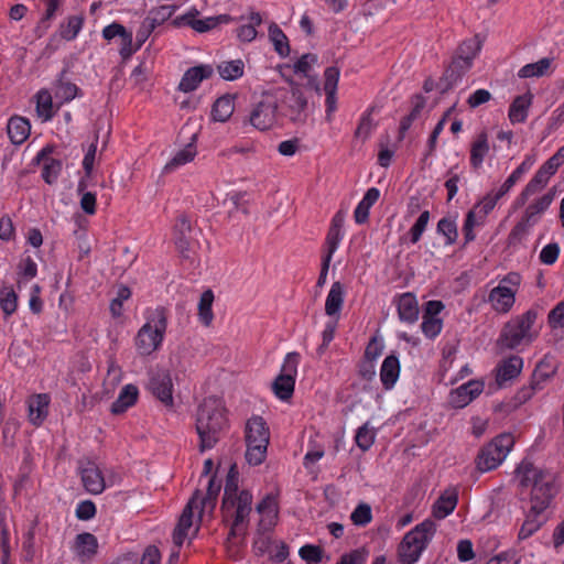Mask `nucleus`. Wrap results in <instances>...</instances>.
Masks as SVG:
<instances>
[{
  "label": "nucleus",
  "mask_w": 564,
  "mask_h": 564,
  "mask_svg": "<svg viewBox=\"0 0 564 564\" xmlns=\"http://www.w3.org/2000/svg\"><path fill=\"white\" fill-rule=\"evenodd\" d=\"M300 360V354L295 351L284 357L280 373L272 382V391L278 399L288 401L293 395Z\"/></svg>",
  "instance_id": "obj_14"
},
{
  "label": "nucleus",
  "mask_w": 564,
  "mask_h": 564,
  "mask_svg": "<svg viewBox=\"0 0 564 564\" xmlns=\"http://www.w3.org/2000/svg\"><path fill=\"white\" fill-rule=\"evenodd\" d=\"M214 293L212 290H206L202 293L198 302V319L204 326H210L214 319L213 303Z\"/></svg>",
  "instance_id": "obj_41"
},
{
  "label": "nucleus",
  "mask_w": 564,
  "mask_h": 564,
  "mask_svg": "<svg viewBox=\"0 0 564 564\" xmlns=\"http://www.w3.org/2000/svg\"><path fill=\"white\" fill-rule=\"evenodd\" d=\"M344 237V231H337L334 229H328L326 240H325V254H324V271L329 269V264L336 250L339 247V243Z\"/></svg>",
  "instance_id": "obj_45"
},
{
  "label": "nucleus",
  "mask_w": 564,
  "mask_h": 564,
  "mask_svg": "<svg viewBox=\"0 0 564 564\" xmlns=\"http://www.w3.org/2000/svg\"><path fill=\"white\" fill-rule=\"evenodd\" d=\"M228 17L226 15H219V17H210L206 19H197L193 20L191 22V26L197 31V32H206L215 26H217L219 23L228 22Z\"/></svg>",
  "instance_id": "obj_56"
},
{
  "label": "nucleus",
  "mask_w": 564,
  "mask_h": 564,
  "mask_svg": "<svg viewBox=\"0 0 564 564\" xmlns=\"http://www.w3.org/2000/svg\"><path fill=\"white\" fill-rule=\"evenodd\" d=\"M51 399L46 393H39L30 397L28 404V419L34 426H40L48 414Z\"/></svg>",
  "instance_id": "obj_19"
},
{
  "label": "nucleus",
  "mask_w": 564,
  "mask_h": 564,
  "mask_svg": "<svg viewBox=\"0 0 564 564\" xmlns=\"http://www.w3.org/2000/svg\"><path fill=\"white\" fill-rule=\"evenodd\" d=\"M350 521L357 527H366L372 521V509L370 505L360 502L350 513Z\"/></svg>",
  "instance_id": "obj_48"
},
{
  "label": "nucleus",
  "mask_w": 564,
  "mask_h": 564,
  "mask_svg": "<svg viewBox=\"0 0 564 564\" xmlns=\"http://www.w3.org/2000/svg\"><path fill=\"white\" fill-rule=\"evenodd\" d=\"M197 155V149L194 143H188L175 152L172 159L165 164L164 172L170 173L178 167L192 162Z\"/></svg>",
  "instance_id": "obj_37"
},
{
  "label": "nucleus",
  "mask_w": 564,
  "mask_h": 564,
  "mask_svg": "<svg viewBox=\"0 0 564 564\" xmlns=\"http://www.w3.org/2000/svg\"><path fill=\"white\" fill-rule=\"evenodd\" d=\"M397 310L401 321L415 323L419 318V303L414 294L403 293L397 300Z\"/></svg>",
  "instance_id": "obj_26"
},
{
  "label": "nucleus",
  "mask_w": 564,
  "mask_h": 564,
  "mask_svg": "<svg viewBox=\"0 0 564 564\" xmlns=\"http://www.w3.org/2000/svg\"><path fill=\"white\" fill-rule=\"evenodd\" d=\"M34 101L36 115L42 121L51 120L54 117L56 110L59 108L56 106V100L53 101V96L50 90L45 88L40 89L36 93L34 96Z\"/></svg>",
  "instance_id": "obj_28"
},
{
  "label": "nucleus",
  "mask_w": 564,
  "mask_h": 564,
  "mask_svg": "<svg viewBox=\"0 0 564 564\" xmlns=\"http://www.w3.org/2000/svg\"><path fill=\"white\" fill-rule=\"evenodd\" d=\"M485 383L481 380H469L451 391L448 403L452 408L463 409L476 399L484 390Z\"/></svg>",
  "instance_id": "obj_17"
},
{
  "label": "nucleus",
  "mask_w": 564,
  "mask_h": 564,
  "mask_svg": "<svg viewBox=\"0 0 564 564\" xmlns=\"http://www.w3.org/2000/svg\"><path fill=\"white\" fill-rule=\"evenodd\" d=\"M355 438L357 446L365 452L372 446L376 438V433L372 427H370L368 424H365L358 429Z\"/></svg>",
  "instance_id": "obj_54"
},
{
  "label": "nucleus",
  "mask_w": 564,
  "mask_h": 564,
  "mask_svg": "<svg viewBox=\"0 0 564 564\" xmlns=\"http://www.w3.org/2000/svg\"><path fill=\"white\" fill-rule=\"evenodd\" d=\"M85 24L83 14L68 15L58 26L59 36L66 41H74Z\"/></svg>",
  "instance_id": "obj_35"
},
{
  "label": "nucleus",
  "mask_w": 564,
  "mask_h": 564,
  "mask_svg": "<svg viewBox=\"0 0 564 564\" xmlns=\"http://www.w3.org/2000/svg\"><path fill=\"white\" fill-rule=\"evenodd\" d=\"M214 73L210 65H198L191 67L183 75L178 89L184 93H191L198 88L204 79L209 78Z\"/></svg>",
  "instance_id": "obj_20"
},
{
  "label": "nucleus",
  "mask_w": 564,
  "mask_h": 564,
  "mask_svg": "<svg viewBox=\"0 0 564 564\" xmlns=\"http://www.w3.org/2000/svg\"><path fill=\"white\" fill-rule=\"evenodd\" d=\"M284 95V89L265 91L262 98L250 110L248 121L259 131H265L274 127L278 120L279 98Z\"/></svg>",
  "instance_id": "obj_10"
},
{
  "label": "nucleus",
  "mask_w": 564,
  "mask_h": 564,
  "mask_svg": "<svg viewBox=\"0 0 564 564\" xmlns=\"http://www.w3.org/2000/svg\"><path fill=\"white\" fill-rule=\"evenodd\" d=\"M220 77L225 80H236L243 76L245 64L241 59L221 62L218 67Z\"/></svg>",
  "instance_id": "obj_42"
},
{
  "label": "nucleus",
  "mask_w": 564,
  "mask_h": 564,
  "mask_svg": "<svg viewBox=\"0 0 564 564\" xmlns=\"http://www.w3.org/2000/svg\"><path fill=\"white\" fill-rule=\"evenodd\" d=\"M435 532L436 524L431 519H426L415 525L404 535L400 544L399 554L401 561L404 564L415 563L426 549Z\"/></svg>",
  "instance_id": "obj_8"
},
{
  "label": "nucleus",
  "mask_w": 564,
  "mask_h": 564,
  "mask_svg": "<svg viewBox=\"0 0 564 564\" xmlns=\"http://www.w3.org/2000/svg\"><path fill=\"white\" fill-rule=\"evenodd\" d=\"M41 291L42 289L39 284H33L30 290L29 307L34 314H40L43 311Z\"/></svg>",
  "instance_id": "obj_62"
},
{
  "label": "nucleus",
  "mask_w": 564,
  "mask_h": 564,
  "mask_svg": "<svg viewBox=\"0 0 564 564\" xmlns=\"http://www.w3.org/2000/svg\"><path fill=\"white\" fill-rule=\"evenodd\" d=\"M400 371V361L395 355H389L383 359L380 368V381L386 390H391L395 386Z\"/></svg>",
  "instance_id": "obj_25"
},
{
  "label": "nucleus",
  "mask_w": 564,
  "mask_h": 564,
  "mask_svg": "<svg viewBox=\"0 0 564 564\" xmlns=\"http://www.w3.org/2000/svg\"><path fill=\"white\" fill-rule=\"evenodd\" d=\"M102 36L107 41H111L116 36H119L121 39V50L120 53L123 56L132 54L134 51L132 48V33L127 31L126 28L119 23H111L104 28L102 30Z\"/></svg>",
  "instance_id": "obj_27"
},
{
  "label": "nucleus",
  "mask_w": 564,
  "mask_h": 564,
  "mask_svg": "<svg viewBox=\"0 0 564 564\" xmlns=\"http://www.w3.org/2000/svg\"><path fill=\"white\" fill-rule=\"evenodd\" d=\"M299 554L307 563H319L322 561V549L316 545L306 544L300 549Z\"/></svg>",
  "instance_id": "obj_58"
},
{
  "label": "nucleus",
  "mask_w": 564,
  "mask_h": 564,
  "mask_svg": "<svg viewBox=\"0 0 564 564\" xmlns=\"http://www.w3.org/2000/svg\"><path fill=\"white\" fill-rule=\"evenodd\" d=\"M51 152V149L44 148L36 155V161L42 164V177L47 184L55 183L62 171L61 160L52 158Z\"/></svg>",
  "instance_id": "obj_22"
},
{
  "label": "nucleus",
  "mask_w": 564,
  "mask_h": 564,
  "mask_svg": "<svg viewBox=\"0 0 564 564\" xmlns=\"http://www.w3.org/2000/svg\"><path fill=\"white\" fill-rule=\"evenodd\" d=\"M7 130L12 143L22 144L30 135L31 124L26 118L14 116L10 118Z\"/></svg>",
  "instance_id": "obj_31"
},
{
  "label": "nucleus",
  "mask_w": 564,
  "mask_h": 564,
  "mask_svg": "<svg viewBox=\"0 0 564 564\" xmlns=\"http://www.w3.org/2000/svg\"><path fill=\"white\" fill-rule=\"evenodd\" d=\"M522 278L517 272H509L498 279L497 284L488 293L487 302L491 310L498 314L509 313L520 290Z\"/></svg>",
  "instance_id": "obj_9"
},
{
  "label": "nucleus",
  "mask_w": 564,
  "mask_h": 564,
  "mask_svg": "<svg viewBox=\"0 0 564 564\" xmlns=\"http://www.w3.org/2000/svg\"><path fill=\"white\" fill-rule=\"evenodd\" d=\"M561 248L557 243H549L540 252V260L544 264H553L558 256H560Z\"/></svg>",
  "instance_id": "obj_61"
},
{
  "label": "nucleus",
  "mask_w": 564,
  "mask_h": 564,
  "mask_svg": "<svg viewBox=\"0 0 564 564\" xmlns=\"http://www.w3.org/2000/svg\"><path fill=\"white\" fill-rule=\"evenodd\" d=\"M246 460L251 466L261 465L267 458L270 430L261 416H252L245 427Z\"/></svg>",
  "instance_id": "obj_7"
},
{
  "label": "nucleus",
  "mask_w": 564,
  "mask_h": 564,
  "mask_svg": "<svg viewBox=\"0 0 564 564\" xmlns=\"http://www.w3.org/2000/svg\"><path fill=\"white\" fill-rule=\"evenodd\" d=\"M340 72L337 67H327L324 72V85L323 89L326 95L325 107H326V120L332 121L335 111L337 110V86L339 82Z\"/></svg>",
  "instance_id": "obj_18"
},
{
  "label": "nucleus",
  "mask_w": 564,
  "mask_h": 564,
  "mask_svg": "<svg viewBox=\"0 0 564 564\" xmlns=\"http://www.w3.org/2000/svg\"><path fill=\"white\" fill-rule=\"evenodd\" d=\"M437 232L445 238L446 245H453L457 240L458 230L454 219L444 217L437 223Z\"/></svg>",
  "instance_id": "obj_49"
},
{
  "label": "nucleus",
  "mask_w": 564,
  "mask_h": 564,
  "mask_svg": "<svg viewBox=\"0 0 564 564\" xmlns=\"http://www.w3.org/2000/svg\"><path fill=\"white\" fill-rule=\"evenodd\" d=\"M379 197L380 191L377 187L368 188L354 210V219L358 225L368 221L370 209L378 202Z\"/></svg>",
  "instance_id": "obj_30"
},
{
  "label": "nucleus",
  "mask_w": 564,
  "mask_h": 564,
  "mask_svg": "<svg viewBox=\"0 0 564 564\" xmlns=\"http://www.w3.org/2000/svg\"><path fill=\"white\" fill-rule=\"evenodd\" d=\"M376 128V122L372 117V109L367 110L360 117L358 127L356 129L355 135L358 139L366 140L370 137L371 132Z\"/></svg>",
  "instance_id": "obj_52"
},
{
  "label": "nucleus",
  "mask_w": 564,
  "mask_h": 564,
  "mask_svg": "<svg viewBox=\"0 0 564 564\" xmlns=\"http://www.w3.org/2000/svg\"><path fill=\"white\" fill-rule=\"evenodd\" d=\"M497 203L498 199L490 192H488L474 204L473 208L478 214L487 218L488 215L495 209Z\"/></svg>",
  "instance_id": "obj_57"
},
{
  "label": "nucleus",
  "mask_w": 564,
  "mask_h": 564,
  "mask_svg": "<svg viewBox=\"0 0 564 564\" xmlns=\"http://www.w3.org/2000/svg\"><path fill=\"white\" fill-rule=\"evenodd\" d=\"M514 438L509 433H503L486 444L476 458V467L479 471L486 473L497 468L505 460L511 448Z\"/></svg>",
  "instance_id": "obj_12"
},
{
  "label": "nucleus",
  "mask_w": 564,
  "mask_h": 564,
  "mask_svg": "<svg viewBox=\"0 0 564 564\" xmlns=\"http://www.w3.org/2000/svg\"><path fill=\"white\" fill-rule=\"evenodd\" d=\"M549 325L552 329H562L564 327V302L557 303L550 312Z\"/></svg>",
  "instance_id": "obj_60"
},
{
  "label": "nucleus",
  "mask_w": 564,
  "mask_h": 564,
  "mask_svg": "<svg viewBox=\"0 0 564 564\" xmlns=\"http://www.w3.org/2000/svg\"><path fill=\"white\" fill-rule=\"evenodd\" d=\"M260 516V527L267 531L273 528L278 520V500L273 495L265 496L257 506Z\"/></svg>",
  "instance_id": "obj_21"
},
{
  "label": "nucleus",
  "mask_w": 564,
  "mask_h": 564,
  "mask_svg": "<svg viewBox=\"0 0 564 564\" xmlns=\"http://www.w3.org/2000/svg\"><path fill=\"white\" fill-rule=\"evenodd\" d=\"M37 265L31 257L23 258L18 265V288L36 276Z\"/></svg>",
  "instance_id": "obj_47"
},
{
  "label": "nucleus",
  "mask_w": 564,
  "mask_h": 564,
  "mask_svg": "<svg viewBox=\"0 0 564 564\" xmlns=\"http://www.w3.org/2000/svg\"><path fill=\"white\" fill-rule=\"evenodd\" d=\"M131 296V291L129 288L121 285L117 291L116 297H113L110 302L109 310L110 314L113 318H119L123 314V303L128 301Z\"/></svg>",
  "instance_id": "obj_50"
},
{
  "label": "nucleus",
  "mask_w": 564,
  "mask_h": 564,
  "mask_svg": "<svg viewBox=\"0 0 564 564\" xmlns=\"http://www.w3.org/2000/svg\"><path fill=\"white\" fill-rule=\"evenodd\" d=\"M149 388L152 394L166 408L172 409L174 406V384L169 371L155 373L150 380Z\"/></svg>",
  "instance_id": "obj_16"
},
{
  "label": "nucleus",
  "mask_w": 564,
  "mask_h": 564,
  "mask_svg": "<svg viewBox=\"0 0 564 564\" xmlns=\"http://www.w3.org/2000/svg\"><path fill=\"white\" fill-rule=\"evenodd\" d=\"M489 149L487 133H479L470 145L469 162L474 170H479L482 166L484 160L489 153Z\"/></svg>",
  "instance_id": "obj_32"
},
{
  "label": "nucleus",
  "mask_w": 564,
  "mask_h": 564,
  "mask_svg": "<svg viewBox=\"0 0 564 564\" xmlns=\"http://www.w3.org/2000/svg\"><path fill=\"white\" fill-rule=\"evenodd\" d=\"M317 63V56L314 54H304L294 64V72L307 74L312 66Z\"/></svg>",
  "instance_id": "obj_64"
},
{
  "label": "nucleus",
  "mask_w": 564,
  "mask_h": 564,
  "mask_svg": "<svg viewBox=\"0 0 564 564\" xmlns=\"http://www.w3.org/2000/svg\"><path fill=\"white\" fill-rule=\"evenodd\" d=\"M269 39L274 45V50L280 56H286L290 53L289 40L280 26L275 23L269 26Z\"/></svg>",
  "instance_id": "obj_43"
},
{
  "label": "nucleus",
  "mask_w": 564,
  "mask_h": 564,
  "mask_svg": "<svg viewBox=\"0 0 564 564\" xmlns=\"http://www.w3.org/2000/svg\"><path fill=\"white\" fill-rule=\"evenodd\" d=\"M97 550L98 541L91 533L85 532L76 536L73 551L80 561L85 562L90 560L97 553Z\"/></svg>",
  "instance_id": "obj_29"
},
{
  "label": "nucleus",
  "mask_w": 564,
  "mask_h": 564,
  "mask_svg": "<svg viewBox=\"0 0 564 564\" xmlns=\"http://www.w3.org/2000/svg\"><path fill=\"white\" fill-rule=\"evenodd\" d=\"M523 366V361L518 356H511L508 359L501 361L497 367V381L499 384L516 378Z\"/></svg>",
  "instance_id": "obj_34"
},
{
  "label": "nucleus",
  "mask_w": 564,
  "mask_h": 564,
  "mask_svg": "<svg viewBox=\"0 0 564 564\" xmlns=\"http://www.w3.org/2000/svg\"><path fill=\"white\" fill-rule=\"evenodd\" d=\"M213 481L209 480L208 492L196 490L182 514L173 532V543L175 549H180L186 541L194 539L198 532L199 523L209 519L215 506L217 489H212Z\"/></svg>",
  "instance_id": "obj_3"
},
{
  "label": "nucleus",
  "mask_w": 564,
  "mask_h": 564,
  "mask_svg": "<svg viewBox=\"0 0 564 564\" xmlns=\"http://www.w3.org/2000/svg\"><path fill=\"white\" fill-rule=\"evenodd\" d=\"M554 195L552 193H547L540 197L534 203L530 204L524 214L529 220H533L535 223L536 216L543 213L553 202Z\"/></svg>",
  "instance_id": "obj_51"
},
{
  "label": "nucleus",
  "mask_w": 564,
  "mask_h": 564,
  "mask_svg": "<svg viewBox=\"0 0 564 564\" xmlns=\"http://www.w3.org/2000/svg\"><path fill=\"white\" fill-rule=\"evenodd\" d=\"M235 100L230 95L219 97L213 105L212 118L214 121L226 122L234 113Z\"/></svg>",
  "instance_id": "obj_38"
},
{
  "label": "nucleus",
  "mask_w": 564,
  "mask_h": 564,
  "mask_svg": "<svg viewBox=\"0 0 564 564\" xmlns=\"http://www.w3.org/2000/svg\"><path fill=\"white\" fill-rule=\"evenodd\" d=\"M514 477L522 494L530 489L525 519L519 530V539L525 540L545 521L546 512L558 491L557 477L551 469L536 467L527 460L517 467Z\"/></svg>",
  "instance_id": "obj_1"
},
{
  "label": "nucleus",
  "mask_w": 564,
  "mask_h": 564,
  "mask_svg": "<svg viewBox=\"0 0 564 564\" xmlns=\"http://www.w3.org/2000/svg\"><path fill=\"white\" fill-rule=\"evenodd\" d=\"M77 95L78 87L73 83L58 82L54 87V98L57 107L72 101Z\"/></svg>",
  "instance_id": "obj_44"
},
{
  "label": "nucleus",
  "mask_w": 564,
  "mask_h": 564,
  "mask_svg": "<svg viewBox=\"0 0 564 564\" xmlns=\"http://www.w3.org/2000/svg\"><path fill=\"white\" fill-rule=\"evenodd\" d=\"M531 94L518 96L509 108V119L512 123L523 122L528 117V109L531 105Z\"/></svg>",
  "instance_id": "obj_39"
},
{
  "label": "nucleus",
  "mask_w": 564,
  "mask_h": 564,
  "mask_svg": "<svg viewBox=\"0 0 564 564\" xmlns=\"http://www.w3.org/2000/svg\"><path fill=\"white\" fill-rule=\"evenodd\" d=\"M481 228L478 223L466 214L462 228L465 243H469L476 239V229Z\"/></svg>",
  "instance_id": "obj_63"
},
{
  "label": "nucleus",
  "mask_w": 564,
  "mask_h": 564,
  "mask_svg": "<svg viewBox=\"0 0 564 564\" xmlns=\"http://www.w3.org/2000/svg\"><path fill=\"white\" fill-rule=\"evenodd\" d=\"M42 2L45 7V11L36 26L39 36H42L50 28V21L55 17L59 6L62 4V0H42Z\"/></svg>",
  "instance_id": "obj_46"
},
{
  "label": "nucleus",
  "mask_w": 564,
  "mask_h": 564,
  "mask_svg": "<svg viewBox=\"0 0 564 564\" xmlns=\"http://www.w3.org/2000/svg\"><path fill=\"white\" fill-rule=\"evenodd\" d=\"M239 471L236 464L228 470L223 499V517L230 524L228 542L245 533V524L252 510V495L246 489H239Z\"/></svg>",
  "instance_id": "obj_2"
},
{
  "label": "nucleus",
  "mask_w": 564,
  "mask_h": 564,
  "mask_svg": "<svg viewBox=\"0 0 564 564\" xmlns=\"http://www.w3.org/2000/svg\"><path fill=\"white\" fill-rule=\"evenodd\" d=\"M345 288L340 282H334L325 300V313L328 316H338L344 304Z\"/></svg>",
  "instance_id": "obj_33"
},
{
  "label": "nucleus",
  "mask_w": 564,
  "mask_h": 564,
  "mask_svg": "<svg viewBox=\"0 0 564 564\" xmlns=\"http://www.w3.org/2000/svg\"><path fill=\"white\" fill-rule=\"evenodd\" d=\"M458 501V492L455 488H448L438 497L432 508L434 518L442 520L449 516L456 508Z\"/></svg>",
  "instance_id": "obj_23"
},
{
  "label": "nucleus",
  "mask_w": 564,
  "mask_h": 564,
  "mask_svg": "<svg viewBox=\"0 0 564 564\" xmlns=\"http://www.w3.org/2000/svg\"><path fill=\"white\" fill-rule=\"evenodd\" d=\"M79 473L84 488L91 495H100L107 487L119 481V475L113 468L101 469L93 460L82 462Z\"/></svg>",
  "instance_id": "obj_13"
},
{
  "label": "nucleus",
  "mask_w": 564,
  "mask_h": 564,
  "mask_svg": "<svg viewBox=\"0 0 564 564\" xmlns=\"http://www.w3.org/2000/svg\"><path fill=\"white\" fill-rule=\"evenodd\" d=\"M138 395H139V390L135 386H133V384L124 386L121 389L117 400L112 403L111 412L115 414H120V413L126 412L130 406H132L137 402Z\"/></svg>",
  "instance_id": "obj_36"
},
{
  "label": "nucleus",
  "mask_w": 564,
  "mask_h": 564,
  "mask_svg": "<svg viewBox=\"0 0 564 564\" xmlns=\"http://www.w3.org/2000/svg\"><path fill=\"white\" fill-rule=\"evenodd\" d=\"M555 67L554 58L543 57L535 63L522 66L517 75L519 78H539L552 74Z\"/></svg>",
  "instance_id": "obj_24"
},
{
  "label": "nucleus",
  "mask_w": 564,
  "mask_h": 564,
  "mask_svg": "<svg viewBox=\"0 0 564 564\" xmlns=\"http://www.w3.org/2000/svg\"><path fill=\"white\" fill-rule=\"evenodd\" d=\"M195 427L200 451L215 447L228 429L224 401L216 397L205 398L197 408Z\"/></svg>",
  "instance_id": "obj_4"
},
{
  "label": "nucleus",
  "mask_w": 564,
  "mask_h": 564,
  "mask_svg": "<svg viewBox=\"0 0 564 564\" xmlns=\"http://www.w3.org/2000/svg\"><path fill=\"white\" fill-rule=\"evenodd\" d=\"M19 297L13 286L8 283L0 285V308L4 316H11L18 308Z\"/></svg>",
  "instance_id": "obj_40"
},
{
  "label": "nucleus",
  "mask_w": 564,
  "mask_h": 564,
  "mask_svg": "<svg viewBox=\"0 0 564 564\" xmlns=\"http://www.w3.org/2000/svg\"><path fill=\"white\" fill-rule=\"evenodd\" d=\"M534 224L533 220H529L527 215H523V218L513 227L510 232L509 239L511 242H516L521 240L528 232L529 228Z\"/></svg>",
  "instance_id": "obj_59"
},
{
  "label": "nucleus",
  "mask_w": 564,
  "mask_h": 564,
  "mask_svg": "<svg viewBox=\"0 0 564 564\" xmlns=\"http://www.w3.org/2000/svg\"><path fill=\"white\" fill-rule=\"evenodd\" d=\"M562 151L560 149L556 154L549 159L535 173L533 178L527 184L522 193L514 200L517 207L523 206L529 197L541 191L549 182L550 177L557 171L563 162Z\"/></svg>",
  "instance_id": "obj_15"
},
{
  "label": "nucleus",
  "mask_w": 564,
  "mask_h": 564,
  "mask_svg": "<svg viewBox=\"0 0 564 564\" xmlns=\"http://www.w3.org/2000/svg\"><path fill=\"white\" fill-rule=\"evenodd\" d=\"M430 221V212L424 210L421 213L414 225L409 230L410 242L415 245L422 237Z\"/></svg>",
  "instance_id": "obj_53"
},
{
  "label": "nucleus",
  "mask_w": 564,
  "mask_h": 564,
  "mask_svg": "<svg viewBox=\"0 0 564 564\" xmlns=\"http://www.w3.org/2000/svg\"><path fill=\"white\" fill-rule=\"evenodd\" d=\"M482 47V39L476 34L464 40L457 47L453 61L446 72V78L451 79V85L455 84L474 64Z\"/></svg>",
  "instance_id": "obj_11"
},
{
  "label": "nucleus",
  "mask_w": 564,
  "mask_h": 564,
  "mask_svg": "<svg viewBox=\"0 0 564 564\" xmlns=\"http://www.w3.org/2000/svg\"><path fill=\"white\" fill-rule=\"evenodd\" d=\"M421 330L430 339H434L440 335L443 328V321L441 318L422 316Z\"/></svg>",
  "instance_id": "obj_55"
},
{
  "label": "nucleus",
  "mask_w": 564,
  "mask_h": 564,
  "mask_svg": "<svg viewBox=\"0 0 564 564\" xmlns=\"http://www.w3.org/2000/svg\"><path fill=\"white\" fill-rule=\"evenodd\" d=\"M540 333L536 313L528 311L511 318L502 328L498 344L508 349H518L533 343Z\"/></svg>",
  "instance_id": "obj_6"
},
{
  "label": "nucleus",
  "mask_w": 564,
  "mask_h": 564,
  "mask_svg": "<svg viewBox=\"0 0 564 564\" xmlns=\"http://www.w3.org/2000/svg\"><path fill=\"white\" fill-rule=\"evenodd\" d=\"M144 324L134 337V346L139 355L150 356L159 350L164 341L167 328V311L162 306L144 311Z\"/></svg>",
  "instance_id": "obj_5"
}]
</instances>
